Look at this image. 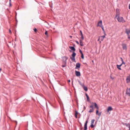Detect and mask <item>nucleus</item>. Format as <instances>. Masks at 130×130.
<instances>
[{
	"instance_id": "38",
	"label": "nucleus",
	"mask_w": 130,
	"mask_h": 130,
	"mask_svg": "<svg viewBox=\"0 0 130 130\" xmlns=\"http://www.w3.org/2000/svg\"><path fill=\"white\" fill-rule=\"evenodd\" d=\"M128 38L130 39V37L129 36V35H128Z\"/></svg>"
},
{
	"instance_id": "16",
	"label": "nucleus",
	"mask_w": 130,
	"mask_h": 130,
	"mask_svg": "<svg viewBox=\"0 0 130 130\" xmlns=\"http://www.w3.org/2000/svg\"><path fill=\"white\" fill-rule=\"evenodd\" d=\"M94 105L95 107L96 108L98 109H99V107H98L97 104L96 103H94Z\"/></svg>"
},
{
	"instance_id": "45",
	"label": "nucleus",
	"mask_w": 130,
	"mask_h": 130,
	"mask_svg": "<svg viewBox=\"0 0 130 130\" xmlns=\"http://www.w3.org/2000/svg\"><path fill=\"white\" fill-rule=\"evenodd\" d=\"M118 11H119V10H118V9H117V10H116V11H117V12Z\"/></svg>"
},
{
	"instance_id": "28",
	"label": "nucleus",
	"mask_w": 130,
	"mask_h": 130,
	"mask_svg": "<svg viewBox=\"0 0 130 130\" xmlns=\"http://www.w3.org/2000/svg\"><path fill=\"white\" fill-rule=\"evenodd\" d=\"M117 66V68L119 69L120 70H121L120 67H118V66Z\"/></svg>"
},
{
	"instance_id": "47",
	"label": "nucleus",
	"mask_w": 130,
	"mask_h": 130,
	"mask_svg": "<svg viewBox=\"0 0 130 130\" xmlns=\"http://www.w3.org/2000/svg\"><path fill=\"white\" fill-rule=\"evenodd\" d=\"M2 70V69L1 68H0V71H1Z\"/></svg>"
},
{
	"instance_id": "31",
	"label": "nucleus",
	"mask_w": 130,
	"mask_h": 130,
	"mask_svg": "<svg viewBox=\"0 0 130 130\" xmlns=\"http://www.w3.org/2000/svg\"><path fill=\"white\" fill-rule=\"evenodd\" d=\"M83 40H82V39H80V41H79V42H80V43H83Z\"/></svg>"
},
{
	"instance_id": "48",
	"label": "nucleus",
	"mask_w": 130,
	"mask_h": 130,
	"mask_svg": "<svg viewBox=\"0 0 130 130\" xmlns=\"http://www.w3.org/2000/svg\"><path fill=\"white\" fill-rule=\"evenodd\" d=\"M68 82H70V80H68Z\"/></svg>"
},
{
	"instance_id": "1",
	"label": "nucleus",
	"mask_w": 130,
	"mask_h": 130,
	"mask_svg": "<svg viewBox=\"0 0 130 130\" xmlns=\"http://www.w3.org/2000/svg\"><path fill=\"white\" fill-rule=\"evenodd\" d=\"M116 18H117V19L119 22L123 23L125 22L123 18L122 17H119L118 14L116 15Z\"/></svg>"
},
{
	"instance_id": "17",
	"label": "nucleus",
	"mask_w": 130,
	"mask_h": 130,
	"mask_svg": "<svg viewBox=\"0 0 130 130\" xmlns=\"http://www.w3.org/2000/svg\"><path fill=\"white\" fill-rule=\"evenodd\" d=\"M76 55V53L75 52H73V54H72V57H73V58H75Z\"/></svg>"
},
{
	"instance_id": "5",
	"label": "nucleus",
	"mask_w": 130,
	"mask_h": 130,
	"mask_svg": "<svg viewBox=\"0 0 130 130\" xmlns=\"http://www.w3.org/2000/svg\"><path fill=\"white\" fill-rule=\"evenodd\" d=\"M102 26H103V25H102V21L101 20L98 22L97 26H99L101 27Z\"/></svg>"
},
{
	"instance_id": "30",
	"label": "nucleus",
	"mask_w": 130,
	"mask_h": 130,
	"mask_svg": "<svg viewBox=\"0 0 130 130\" xmlns=\"http://www.w3.org/2000/svg\"><path fill=\"white\" fill-rule=\"evenodd\" d=\"M78 82L79 84L81 85V86H82L83 85H82V83L80 81H78Z\"/></svg>"
},
{
	"instance_id": "15",
	"label": "nucleus",
	"mask_w": 130,
	"mask_h": 130,
	"mask_svg": "<svg viewBox=\"0 0 130 130\" xmlns=\"http://www.w3.org/2000/svg\"><path fill=\"white\" fill-rule=\"evenodd\" d=\"M96 114L98 116H100L101 115V113H99L98 109H97V110H96Z\"/></svg>"
},
{
	"instance_id": "22",
	"label": "nucleus",
	"mask_w": 130,
	"mask_h": 130,
	"mask_svg": "<svg viewBox=\"0 0 130 130\" xmlns=\"http://www.w3.org/2000/svg\"><path fill=\"white\" fill-rule=\"evenodd\" d=\"M84 89L86 91H87L88 90V89L86 87H84Z\"/></svg>"
},
{
	"instance_id": "41",
	"label": "nucleus",
	"mask_w": 130,
	"mask_h": 130,
	"mask_svg": "<svg viewBox=\"0 0 130 130\" xmlns=\"http://www.w3.org/2000/svg\"><path fill=\"white\" fill-rule=\"evenodd\" d=\"M76 43L78 44H79V43L78 42V41H76Z\"/></svg>"
},
{
	"instance_id": "44",
	"label": "nucleus",
	"mask_w": 130,
	"mask_h": 130,
	"mask_svg": "<svg viewBox=\"0 0 130 130\" xmlns=\"http://www.w3.org/2000/svg\"><path fill=\"white\" fill-rule=\"evenodd\" d=\"M121 58V61H123V59L122 58H121H121Z\"/></svg>"
},
{
	"instance_id": "39",
	"label": "nucleus",
	"mask_w": 130,
	"mask_h": 130,
	"mask_svg": "<svg viewBox=\"0 0 130 130\" xmlns=\"http://www.w3.org/2000/svg\"><path fill=\"white\" fill-rule=\"evenodd\" d=\"M9 5L10 6H11V2H9Z\"/></svg>"
},
{
	"instance_id": "8",
	"label": "nucleus",
	"mask_w": 130,
	"mask_h": 130,
	"mask_svg": "<svg viewBox=\"0 0 130 130\" xmlns=\"http://www.w3.org/2000/svg\"><path fill=\"white\" fill-rule=\"evenodd\" d=\"M88 123V121H87L86 123H85L84 126V130H87V125Z\"/></svg>"
},
{
	"instance_id": "25",
	"label": "nucleus",
	"mask_w": 130,
	"mask_h": 130,
	"mask_svg": "<svg viewBox=\"0 0 130 130\" xmlns=\"http://www.w3.org/2000/svg\"><path fill=\"white\" fill-rule=\"evenodd\" d=\"M93 105H91L90 106V108H93Z\"/></svg>"
},
{
	"instance_id": "26",
	"label": "nucleus",
	"mask_w": 130,
	"mask_h": 130,
	"mask_svg": "<svg viewBox=\"0 0 130 130\" xmlns=\"http://www.w3.org/2000/svg\"><path fill=\"white\" fill-rule=\"evenodd\" d=\"M81 36L82 39V40H83L84 39V37L83 36V35H82V36Z\"/></svg>"
},
{
	"instance_id": "43",
	"label": "nucleus",
	"mask_w": 130,
	"mask_h": 130,
	"mask_svg": "<svg viewBox=\"0 0 130 130\" xmlns=\"http://www.w3.org/2000/svg\"><path fill=\"white\" fill-rule=\"evenodd\" d=\"M100 37H99V38L98 39V41L99 40H100Z\"/></svg>"
},
{
	"instance_id": "7",
	"label": "nucleus",
	"mask_w": 130,
	"mask_h": 130,
	"mask_svg": "<svg viewBox=\"0 0 130 130\" xmlns=\"http://www.w3.org/2000/svg\"><path fill=\"white\" fill-rule=\"evenodd\" d=\"M75 73L76 75L77 76H79L80 75V73L79 71H75Z\"/></svg>"
},
{
	"instance_id": "24",
	"label": "nucleus",
	"mask_w": 130,
	"mask_h": 130,
	"mask_svg": "<svg viewBox=\"0 0 130 130\" xmlns=\"http://www.w3.org/2000/svg\"><path fill=\"white\" fill-rule=\"evenodd\" d=\"M103 30V32H105V30H104V27L103 26H102L101 27Z\"/></svg>"
},
{
	"instance_id": "11",
	"label": "nucleus",
	"mask_w": 130,
	"mask_h": 130,
	"mask_svg": "<svg viewBox=\"0 0 130 130\" xmlns=\"http://www.w3.org/2000/svg\"><path fill=\"white\" fill-rule=\"evenodd\" d=\"M105 33V35L100 37V40L101 41H103L104 38L105 37V35H106Z\"/></svg>"
},
{
	"instance_id": "13",
	"label": "nucleus",
	"mask_w": 130,
	"mask_h": 130,
	"mask_svg": "<svg viewBox=\"0 0 130 130\" xmlns=\"http://www.w3.org/2000/svg\"><path fill=\"white\" fill-rule=\"evenodd\" d=\"M80 64L79 63H78L76 64V68H80Z\"/></svg>"
},
{
	"instance_id": "9",
	"label": "nucleus",
	"mask_w": 130,
	"mask_h": 130,
	"mask_svg": "<svg viewBox=\"0 0 130 130\" xmlns=\"http://www.w3.org/2000/svg\"><path fill=\"white\" fill-rule=\"evenodd\" d=\"M112 108L111 107L109 106L108 107L107 109V112H108L110 111H111L112 110Z\"/></svg>"
},
{
	"instance_id": "37",
	"label": "nucleus",
	"mask_w": 130,
	"mask_h": 130,
	"mask_svg": "<svg viewBox=\"0 0 130 130\" xmlns=\"http://www.w3.org/2000/svg\"><path fill=\"white\" fill-rule=\"evenodd\" d=\"M45 34L46 35H47V31H46L45 32Z\"/></svg>"
},
{
	"instance_id": "33",
	"label": "nucleus",
	"mask_w": 130,
	"mask_h": 130,
	"mask_svg": "<svg viewBox=\"0 0 130 130\" xmlns=\"http://www.w3.org/2000/svg\"><path fill=\"white\" fill-rule=\"evenodd\" d=\"M71 58V59L72 60H75V58H74H74H73V57L72 58Z\"/></svg>"
},
{
	"instance_id": "36",
	"label": "nucleus",
	"mask_w": 130,
	"mask_h": 130,
	"mask_svg": "<svg viewBox=\"0 0 130 130\" xmlns=\"http://www.w3.org/2000/svg\"><path fill=\"white\" fill-rule=\"evenodd\" d=\"M121 64H125V62H124V61H122V63Z\"/></svg>"
},
{
	"instance_id": "18",
	"label": "nucleus",
	"mask_w": 130,
	"mask_h": 130,
	"mask_svg": "<svg viewBox=\"0 0 130 130\" xmlns=\"http://www.w3.org/2000/svg\"><path fill=\"white\" fill-rule=\"evenodd\" d=\"M78 113V112L77 111H75V117L76 118H77V115Z\"/></svg>"
},
{
	"instance_id": "23",
	"label": "nucleus",
	"mask_w": 130,
	"mask_h": 130,
	"mask_svg": "<svg viewBox=\"0 0 130 130\" xmlns=\"http://www.w3.org/2000/svg\"><path fill=\"white\" fill-rule=\"evenodd\" d=\"M81 57L83 59H84V54H81Z\"/></svg>"
},
{
	"instance_id": "34",
	"label": "nucleus",
	"mask_w": 130,
	"mask_h": 130,
	"mask_svg": "<svg viewBox=\"0 0 130 130\" xmlns=\"http://www.w3.org/2000/svg\"><path fill=\"white\" fill-rule=\"evenodd\" d=\"M122 64H121L120 65H117V66H118V67H121V66H122Z\"/></svg>"
},
{
	"instance_id": "29",
	"label": "nucleus",
	"mask_w": 130,
	"mask_h": 130,
	"mask_svg": "<svg viewBox=\"0 0 130 130\" xmlns=\"http://www.w3.org/2000/svg\"><path fill=\"white\" fill-rule=\"evenodd\" d=\"M80 45L82 46H83L84 45V44H83V43H80Z\"/></svg>"
},
{
	"instance_id": "10",
	"label": "nucleus",
	"mask_w": 130,
	"mask_h": 130,
	"mask_svg": "<svg viewBox=\"0 0 130 130\" xmlns=\"http://www.w3.org/2000/svg\"><path fill=\"white\" fill-rule=\"evenodd\" d=\"M125 32L128 35H129V34L130 33V30L126 29H125Z\"/></svg>"
},
{
	"instance_id": "40",
	"label": "nucleus",
	"mask_w": 130,
	"mask_h": 130,
	"mask_svg": "<svg viewBox=\"0 0 130 130\" xmlns=\"http://www.w3.org/2000/svg\"><path fill=\"white\" fill-rule=\"evenodd\" d=\"M110 78H111L112 79H113L114 78H113L111 76H110Z\"/></svg>"
},
{
	"instance_id": "3",
	"label": "nucleus",
	"mask_w": 130,
	"mask_h": 130,
	"mask_svg": "<svg viewBox=\"0 0 130 130\" xmlns=\"http://www.w3.org/2000/svg\"><path fill=\"white\" fill-rule=\"evenodd\" d=\"M126 93L128 96H130V87L129 88H127Z\"/></svg>"
},
{
	"instance_id": "12",
	"label": "nucleus",
	"mask_w": 130,
	"mask_h": 130,
	"mask_svg": "<svg viewBox=\"0 0 130 130\" xmlns=\"http://www.w3.org/2000/svg\"><path fill=\"white\" fill-rule=\"evenodd\" d=\"M68 59V58L66 57H63V62L66 63V60Z\"/></svg>"
},
{
	"instance_id": "20",
	"label": "nucleus",
	"mask_w": 130,
	"mask_h": 130,
	"mask_svg": "<svg viewBox=\"0 0 130 130\" xmlns=\"http://www.w3.org/2000/svg\"><path fill=\"white\" fill-rule=\"evenodd\" d=\"M124 125H126V126L128 127L130 125V124L129 123H125L124 124Z\"/></svg>"
},
{
	"instance_id": "27",
	"label": "nucleus",
	"mask_w": 130,
	"mask_h": 130,
	"mask_svg": "<svg viewBox=\"0 0 130 130\" xmlns=\"http://www.w3.org/2000/svg\"><path fill=\"white\" fill-rule=\"evenodd\" d=\"M79 52H80V54H83V53L82 52V51H81V50L80 49H79Z\"/></svg>"
},
{
	"instance_id": "19",
	"label": "nucleus",
	"mask_w": 130,
	"mask_h": 130,
	"mask_svg": "<svg viewBox=\"0 0 130 130\" xmlns=\"http://www.w3.org/2000/svg\"><path fill=\"white\" fill-rule=\"evenodd\" d=\"M85 95L87 97V100L88 101H90V99L88 95V94L87 93H86Z\"/></svg>"
},
{
	"instance_id": "51",
	"label": "nucleus",
	"mask_w": 130,
	"mask_h": 130,
	"mask_svg": "<svg viewBox=\"0 0 130 130\" xmlns=\"http://www.w3.org/2000/svg\"><path fill=\"white\" fill-rule=\"evenodd\" d=\"M70 37H72V36H70Z\"/></svg>"
},
{
	"instance_id": "46",
	"label": "nucleus",
	"mask_w": 130,
	"mask_h": 130,
	"mask_svg": "<svg viewBox=\"0 0 130 130\" xmlns=\"http://www.w3.org/2000/svg\"><path fill=\"white\" fill-rule=\"evenodd\" d=\"M129 130H130V126L129 127Z\"/></svg>"
},
{
	"instance_id": "21",
	"label": "nucleus",
	"mask_w": 130,
	"mask_h": 130,
	"mask_svg": "<svg viewBox=\"0 0 130 130\" xmlns=\"http://www.w3.org/2000/svg\"><path fill=\"white\" fill-rule=\"evenodd\" d=\"M94 111V109L93 108L90 109V110L89 111V112H93Z\"/></svg>"
},
{
	"instance_id": "35",
	"label": "nucleus",
	"mask_w": 130,
	"mask_h": 130,
	"mask_svg": "<svg viewBox=\"0 0 130 130\" xmlns=\"http://www.w3.org/2000/svg\"><path fill=\"white\" fill-rule=\"evenodd\" d=\"M80 34H81V36H82V35H83L82 32L81 30L80 31Z\"/></svg>"
},
{
	"instance_id": "50",
	"label": "nucleus",
	"mask_w": 130,
	"mask_h": 130,
	"mask_svg": "<svg viewBox=\"0 0 130 130\" xmlns=\"http://www.w3.org/2000/svg\"><path fill=\"white\" fill-rule=\"evenodd\" d=\"M11 0H9V2H11Z\"/></svg>"
},
{
	"instance_id": "42",
	"label": "nucleus",
	"mask_w": 130,
	"mask_h": 130,
	"mask_svg": "<svg viewBox=\"0 0 130 130\" xmlns=\"http://www.w3.org/2000/svg\"><path fill=\"white\" fill-rule=\"evenodd\" d=\"M9 32L10 34L11 33V32L10 29H9Z\"/></svg>"
},
{
	"instance_id": "14",
	"label": "nucleus",
	"mask_w": 130,
	"mask_h": 130,
	"mask_svg": "<svg viewBox=\"0 0 130 130\" xmlns=\"http://www.w3.org/2000/svg\"><path fill=\"white\" fill-rule=\"evenodd\" d=\"M69 48L70 49L74 51H75V49L74 47L70 46L69 47Z\"/></svg>"
},
{
	"instance_id": "32",
	"label": "nucleus",
	"mask_w": 130,
	"mask_h": 130,
	"mask_svg": "<svg viewBox=\"0 0 130 130\" xmlns=\"http://www.w3.org/2000/svg\"><path fill=\"white\" fill-rule=\"evenodd\" d=\"M37 29L36 28L34 29V31L35 32H37Z\"/></svg>"
},
{
	"instance_id": "6",
	"label": "nucleus",
	"mask_w": 130,
	"mask_h": 130,
	"mask_svg": "<svg viewBox=\"0 0 130 130\" xmlns=\"http://www.w3.org/2000/svg\"><path fill=\"white\" fill-rule=\"evenodd\" d=\"M126 81L127 83H130V74L127 77L126 79Z\"/></svg>"
},
{
	"instance_id": "2",
	"label": "nucleus",
	"mask_w": 130,
	"mask_h": 130,
	"mask_svg": "<svg viewBox=\"0 0 130 130\" xmlns=\"http://www.w3.org/2000/svg\"><path fill=\"white\" fill-rule=\"evenodd\" d=\"M122 45L123 49L126 51L127 49L126 44L124 43H122Z\"/></svg>"
},
{
	"instance_id": "4",
	"label": "nucleus",
	"mask_w": 130,
	"mask_h": 130,
	"mask_svg": "<svg viewBox=\"0 0 130 130\" xmlns=\"http://www.w3.org/2000/svg\"><path fill=\"white\" fill-rule=\"evenodd\" d=\"M95 120L94 119H92L91 120V125L90 127L92 128H93L94 127V125H93V123Z\"/></svg>"
},
{
	"instance_id": "49",
	"label": "nucleus",
	"mask_w": 130,
	"mask_h": 130,
	"mask_svg": "<svg viewBox=\"0 0 130 130\" xmlns=\"http://www.w3.org/2000/svg\"><path fill=\"white\" fill-rule=\"evenodd\" d=\"M62 66L63 67H65V66Z\"/></svg>"
}]
</instances>
